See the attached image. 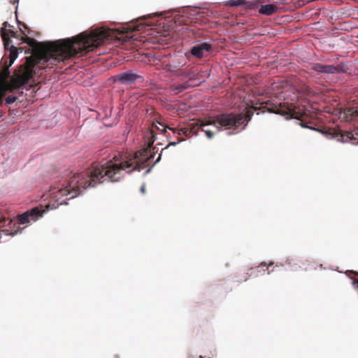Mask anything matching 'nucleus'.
I'll list each match as a JSON object with an SVG mask.
<instances>
[{
	"instance_id": "obj_1",
	"label": "nucleus",
	"mask_w": 358,
	"mask_h": 358,
	"mask_svg": "<svg viewBox=\"0 0 358 358\" xmlns=\"http://www.w3.org/2000/svg\"><path fill=\"white\" fill-rule=\"evenodd\" d=\"M193 12L185 6L148 14L127 22H110L75 38L50 41L41 51L36 50V40L27 38L22 43L28 44L29 49L25 50V54L31 55L11 77V87H3L4 81L0 78V90H41L42 84H47L43 72H64L71 66L69 62L73 58L94 51L110 39L126 50H136L139 47L137 43L152 41L155 36L162 34L165 22L162 20L171 17L176 24H186Z\"/></svg>"
},
{
	"instance_id": "obj_2",
	"label": "nucleus",
	"mask_w": 358,
	"mask_h": 358,
	"mask_svg": "<svg viewBox=\"0 0 358 358\" xmlns=\"http://www.w3.org/2000/svg\"><path fill=\"white\" fill-rule=\"evenodd\" d=\"M152 128L150 131L148 146L147 148L136 152L134 157L118 154L103 165H92L88 169L87 176L94 177L98 184L105 180L110 182H117L124 177L125 173H129L133 171H140L146 166V163L153 157L152 145L155 141L154 128L166 132V127L160 122L152 124Z\"/></svg>"
},
{
	"instance_id": "obj_3",
	"label": "nucleus",
	"mask_w": 358,
	"mask_h": 358,
	"mask_svg": "<svg viewBox=\"0 0 358 358\" xmlns=\"http://www.w3.org/2000/svg\"><path fill=\"white\" fill-rule=\"evenodd\" d=\"M88 169L86 171L75 174L68 180L60 181L55 186L51 187L50 196L55 203L48 204L45 208L42 207H35L20 215L17 217V223L14 224V227L18 224H26L33 221L35 222L50 208H56L60 205L67 204V201L72 199L80 193V189H86L90 187H95L98 182L94 177L87 176Z\"/></svg>"
},
{
	"instance_id": "obj_4",
	"label": "nucleus",
	"mask_w": 358,
	"mask_h": 358,
	"mask_svg": "<svg viewBox=\"0 0 358 358\" xmlns=\"http://www.w3.org/2000/svg\"><path fill=\"white\" fill-rule=\"evenodd\" d=\"M252 113L248 111L245 113H222L215 116L212 120L203 122L197 120L196 122L188 123L186 126L190 131L191 136L197 135L198 131L206 125L218 123L226 129H236L239 126L244 124L243 128L247 125L248 122L251 120Z\"/></svg>"
},
{
	"instance_id": "obj_5",
	"label": "nucleus",
	"mask_w": 358,
	"mask_h": 358,
	"mask_svg": "<svg viewBox=\"0 0 358 358\" xmlns=\"http://www.w3.org/2000/svg\"><path fill=\"white\" fill-rule=\"evenodd\" d=\"M10 27L9 23L6 21L3 23V27L0 29L1 35L6 52L1 59V62L7 67L10 66L14 63L19 54L18 48L12 43L13 41L10 39V37H14L16 36V34L11 29H8V27Z\"/></svg>"
},
{
	"instance_id": "obj_6",
	"label": "nucleus",
	"mask_w": 358,
	"mask_h": 358,
	"mask_svg": "<svg viewBox=\"0 0 358 358\" xmlns=\"http://www.w3.org/2000/svg\"><path fill=\"white\" fill-rule=\"evenodd\" d=\"M114 83L131 85L137 83H143L145 80L143 75L137 69H130L121 72L111 77Z\"/></svg>"
},
{
	"instance_id": "obj_7",
	"label": "nucleus",
	"mask_w": 358,
	"mask_h": 358,
	"mask_svg": "<svg viewBox=\"0 0 358 358\" xmlns=\"http://www.w3.org/2000/svg\"><path fill=\"white\" fill-rule=\"evenodd\" d=\"M213 50V45L208 42L198 41L190 48L189 53L196 59L207 57Z\"/></svg>"
},
{
	"instance_id": "obj_8",
	"label": "nucleus",
	"mask_w": 358,
	"mask_h": 358,
	"mask_svg": "<svg viewBox=\"0 0 358 358\" xmlns=\"http://www.w3.org/2000/svg\"><path fill=\"white\" fill-rule=\"evenodd\" d=\"M338 117L343 122H358V105L341 108Z\"/></svg>"
},
{
	"instance_id": "obj_9",
	"label": "nucleus",
	"mask_w": 358,
	"mask_h": 358,
	"mask_svg": "<svg viewBox=\"0 0 358 358\" xmlns=\"http://www.w3.org/2000/svg\"><path fill=\"white\" fill-rule=\"evenodd\" d=\"M338 141L350 143L352 145L358 144V129L353 131H343L335 133Z\"/></svg>"
},
{
	"instance_id": "obj_10",
	"label": "nucleus",
	"mask_w": 358,
	"mask_h": 358,
	"mask_svg": "<svg viewBox=\"0 0 358 358\" xmlns=\"http://www.w3.org/2000/svg\"><path fill=\"white\" fill-rule=\"evenodd\" d=\"M185 81L182 85L175 87L173 90H186L188 87H195L200 86L202 83H205L203 80L194 77V75L189 74L186 76Z\"/></svg>"
},
{
	"instance_id": "obj_11",
	"label": "nucleus",
	"mask_w": 358,
	"mask_h": 358,
	"mask_svg": "<svg viewBox=\"0 0 358 358\" xmlns=\"http://www.w3.org/2000/svg\"><path fill=\"white\" fill-rule=\"evenodd\" d=\"M312 69L315 72L331 75L336 73L335 65H324L320 63H314L312 64Z\"/></svg>"
},
{
	"instance_id": "obj_12",
	"label": "nucleus",
	"mask_w": 358,
	"mask_h": 358,
	"mask_svg": "<svg viewBox=\"0 0 358 358\" xmlns=\"http://www.w3.org/2000/svg\"><path fill=\"white\" fill-rule=\"evenodd\" d=\"M278 6L273 3H266L258 8V12L261 15H271L278 11Z\"/></svg>"
},
{
	"instance_id": "obj_13",
	"label": "nucleus",
	"mask_w": 358,
	"mask_h": 358,
	"mask_svg": "<svg viewBox=\"0 0 358 358\" xmlns=\"http://www.w3.org/2000/svg\"><path fill=\"white\" fill-rule=\"evenodd\" d=\"M273 264V262H271L269 264H266V263H262L258 266H256L255 268H250L248 270V273L247 275L249 276L255 275L257 276V273H262L263 274L265 273L266 270L268 268L269 266H272Z\"/></svg>"
},
{
	"instance_id": "obj_14",
	"label": "nucleus",
	"mask_w": 358,
	"mask_h": 358,
	"mask_svg": "<svg viewBox=\"0 0 358 358\" xmlns=\"http://www.w3.org/2000/svg\"><path fill=\"white\" fill-rule=\"evenodd\" d=\"M15 94L17 97H19L20 99H23V101L25 100L27 102H33L34 101V96H35V94L37 91H29L30 95H29V98L27 97V94L25 95L23 93V91H15Z\"/></svg>"
},
{
	"instance_id": "obj_15",
	"label": "nucleus",
	"mask_w": 358,
	"mask_h": 358,
	"mask_svg": "<svg viewBox=\"0 0 358 358\" xmlns=\"http://www.w3.org/2000/svg\"><path fill=\"white\" fill-rule=\"evenodd\" d=\"M169 129L172 130L173 131V133L177 134L179 136H180V135H185L186 136H191L190 131L187 129V128L186 127H181V128H177V129L176 128H175V129L169 128Z\"/></svg>"
},
{
	"instance_id": "obj_16",
	"label": "nucleus",
	"mask_w": 358,
	"mask_h": 358,
	"mask_svg": "<svg viewBox=\"0 0 358 358\" xmlns=\"http://www.w3.org/2000/svg\"><path fill=\"white\" fill-rule=\"evenodd\" d=\"M224 4L230 7H236L245 5L246 2L244 0H229L226 1Z\"/></svg>"
},
{
	"instance_id": "obj_17",
	"label": "nucleus",
	"mask_w": 358,
	"mask_h": 358,
	"mask_svg": "<svg viewBox=\"0 0 358 358\" xmlns=\"http://www.w3.org/2000/svg\"><path fill=\"white\" fill-rule=\"evenodd\" d=\"M15 101L22 103L23 102V99H20L19 97H17L15 94L9 95L6 98V103L7 104H10Z\"/></svg>"
},
{
	"instance_id": "obj_18",
	"label": "nucleus",
	"mask_w": 358,
	"mask_h": 358,
	"mask_svg": "<svg viewBox=\"0 0 358 358\" xmlns=\"http://www.w3.org/2000/svg\"><path fill=\"white\" fill-rule=\"evenodd\" d=\"M335 68L336 69V73L346 72V66L344 62H341L339 64L335 66Z\"/></svg>"
},
{
	"instance_id": "obj_19",
	"label": "nucleus",
	"mask_w": 358,
	"mask_h": 358,
	"mask_svg": "<svg viewBox=\"0 0 358 358\" xmlns=\"http://www.w3.org/2000/svg\"><path fill=\"white\" fill-rule=\"evenodd\" d=\"M201 130L205 132L206 135L207 136V137L208 138H211L213 137L214 136V134L213 131H211L210 130H208V129H204L203 128L201 129Z\"/></svg>"
},
{
	"instance_id": "obj_20",
	"label": "nucleus",
	"mask_w": 358,
	"mask_h": 358,
	"mask_svg": "<svg viewBox=\"0 0 358 358\" xmlns=\"http://www.w3.org/2000/svg\"><path fill=\"white\" fill-rule=\"evenodd\" d=\"M184 141V139H183V138H178V141H176V142H170V143L168 144L167 147L171 146V145H177L178 143H180V142H181V141Z\"/></svg>"
},
{
	"instance_id": "obj_21",
	"label": "nucleus",
	"mask_w": 358,
	"mask_h": 358,
	"mask_svg": "<svg viewBox=\"0 0 358 358\" xmlns=\"http://www.w3.org/2000/svg\"><path fill=\"white\" fill-rule=\"evenodd\" d=\"M352 283L356 288H358V274L357 277L353 279Z\"/></svg>"
},
{
	"instance_id": "obj_22",
	"label": "nucleus",
	"mask_w": 358,
	"mask_h": 358,
	"mask_svg": "<svg viewBox=\"0 0 358 358\" xmlns=\"http://www.w3.org/2000/svg\"><path fill=\"white\" fill-rule=\"evenodd\" d=\"M17 24H18V25H19V26H22L24 28H27V26L26 25V24H24V23L22 22H20V21H18V20H17Z\"/></svg>"
},
{
	"instance_id": "obj_23",
	"label": "nucleus",
	"mask_w": 358,
	"mask_h": 358,
	"mask_svg": "<svg viewBox=\"0 0 358 358\" xmlns=\"http://www.w3.org/2000/svg\"><path fill=\"white\" fill-rule=\"evenodd\" d=\"M18 2H19V0H13V1H10V3L13 5H15V3H17V6L16 8H17L18 6Z\"/></svg>"
},
{
	"instance_id": "obj_24",
	"label": "nucleus",
	"mask_w": 358,
	"mask_h": 358,
	"mask_svg": "<svg viewBox=\"0 0 358 358\" xmlns=\"http://www.w3.org/2000/svg\"><path fill=\"white\" fill-rule=\"evenodd\" d=\"M211 125H215V126H216L217 128H219V126H220V127H224V129H226L224 127L221 126L218 123L212 124Z\"/></svg>"
},
{
	"instance_id": "obj_25",
	"label": "nucleus",
	"mask_w": 358,
	"mask_h": 358,
	"mask_svg": "<svg viewBox=\"0 0 358 358\" xmlns=\"http://www.w3.org/2000/svg\"><path fill=\"white\" fill-rule=\"evenodd\" d=\"M211 125H215V126H216L217 128H219V126H220V127H224V129H226L224 127L221 126L218 123L212 124Z\"/></svg>"
},
{
	"instance_id": "obj_26",
	"label": "nucleus",
	"mask_w": 358,
	"mask_h": 358,
	"mask_svg": "<svg viewBox=\"0 0 358 358\" xmlns=\"http://www.w3.org/2000/svg\"><path fill=\"white\" fill-rule=\"evenodd\" d=\"M141 191L142 193H145V185H143L141 187Z\"/></svg>"
},
{
	"instance_id": "obj_27",
	"label": "nucleus",
	"mask_w": 358,
	"mask_h": 358,
	"mask_svg": "<svg viewBox=\"0 0 358 358\" xmlns=\"http://www.w3.org/2000/svg\"><path fill=\"white\" fill-rule=\"evenodd\" d=\"M160 159H161V155H159V157H157V159H156V161L155 162L154 164L157 163L160 160Z\"/></svg>"
},
{
	"instance_id": "obj_28",
	"label": "nucleus",
	"mask_w": 358,
	"mask_h": 358,
	"mask_svg": "<svg viewBox=\"0 0 358 358\" xmlns=\"http://www.w3.org/2000/svg\"><path fill=\"white\" fill-rule=\"evenodd\" d=\"M271 90H280V88H279V87L277 85V86L273 87L271 88Z\"/></svg>"
},
{
	"instance_id": "obj_29",
	"label": "nucleus",
	"mask_w": 358,
	"mask_h": 358,
	"mask_svg": "<svg viewBox=\"0 0 358 358\" xmlns=\"http://www.w3.org/2000/svg\"><path fill=\"white\" fill-rule=\"evenodd\" d=\"M288 90H296L297 89L296 87H294L292 86H290Z\"/></svg>"
},
{
	"instance_id": "obj_30",
	"label": "nucleus",
	"mask_w": 358,
	"mask_h": 358,
	"mask_svg": "<svg viewBox=\"0 0 358 358\" xmlns=\"http://www.w3.org/2000/svg\"><path fill=\"white\" fill-rule=\"evenodd\" d=\"M12 222H12V220H10V221H9V222H8V224H9V225H11V224H12Z\"/></svg>"
},
{
	"instance_id": "obj_31",
	"label": "nucleus",
	"mask_w": 358,
	"mask_h": 358,
	"mask_svg": "<svg viewBox=\"0 0 358 358\" xmlns=\"http://www.w3.org/2000/svg\"><path fill=\"white\" fill-rule=\"evenodd\" d=\"M155 90H162V89L161 87H157Z\"/></svg>"
},
{
	"instance_id": "obj_32",
	"label": "nucleus",
	"mask_w": 358,
	"mask_h": 358,
	"mask_svg": "<svg viewBox=\"0 0 358 358\" xmlns=\"http://www.w3.org/2000/svg\"><path fill=\"white\" fill-rule=\"evenodd\" d=\"M199 357H200V358H205L204 357H203V356H201V355Z\"/></svg>"
},
{
	"instance_id": "obj_33",
	"label": "nucleus",
	"mask_w": 358,
	"mask_h": 358,
	"mask_svg": "<svg viewBox=\"0 0 358 358\" xmlns=\"http://www.w3.org/2000/svg\"><path fill=\"white\" fill-rule=\"evenodd\" d=\"M13 38H16V39H18V37H16L15 36Z\"/></svg>"
},
{
	"instance_id": "obj_34",
	"label": "nucleus",
	"mask_w": 358,
	"mask_h": 358,
	"mask_svg": "<svg viewBox=\"0 0 358 358\" xmlns=\"http://www.w3.org/2000/svg\"><path fill=\"white\" fill-rule=\"evenodd\" d=\"M357 74L358 75V67H357Z\"/></svg>"
},
{
	"instance_id": "obj_35",
	"label": "nucleus",
	"mask_w": 358,
	"mask_h": 358,
	"mask_svg": "<svg viewBox=\"0 0 358 358\" xmlns=\"http://www.w3.org/2000/svg\"><path fill=\"white\" fill-rule=\"evenodd\" d=\"M208 358H210V357H208Z\"/></svg>"
}]
</instances>
